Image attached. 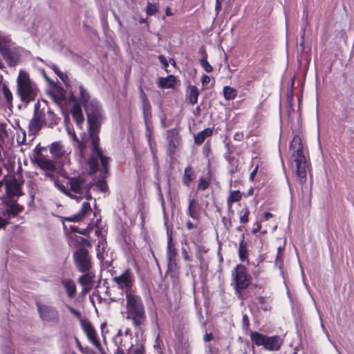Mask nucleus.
<instances>
[{
    "mask_svg": "<svg viewBox=\"0 0 354 354\" xmlns=\"http://www.w3.org/2000/svg\"><path fill=\"white\" fill-rule=\"evenodd\" d=\"M289 148L292 152L291 165L297 180L301 184H304L306 182V175L310 167L309 163L304 154L301 139L299 136H295L292 138Z\"/></svg>",
    "mask_w": 354,
    "mask_h": 354,
    "instance_id": "f257e3e1",
    "label": "nucleus"
},
{
    "mask_svg": "<svg viewBox=\"0 0 354 354\" xmlns=\"http://www.w3.org/2000/svg\"><path fill=\"white\" fill-rule=\"evenodd\" d=\"M126 298V319L131 320L134 327L141 330L147 321L145 305L140 295L129 293Z\"/></svg>",
    "mask_w": 354,
    "mask_h": 354,
    "instance_id": "f03ea898",
    "label": "nucleus"
},
{
    "mask_svg": "<svg viewBox=\"0 0 354 354\" xmlns=\"http://www.w3.org/2000/svg\"><path fill=\"white\" fill-rule=\"evenodd\" d=\"M84 108L87 115L89 135L96 145L102 120L101 109L98 102L95 100L86 104Z\"/></svg>",
    "mask_w": 354,
    "mask_h": 354,
    "instance_id": "7ed1b4c3",
    "label": "nucleus"
},
{
    "mask_svg": "<svg viewBox=\"0 0 354 354\" xmlns=\"http://www.w3.org/2000/svg\"><path fill=\"white\" fill-rule=\"evenodd\" d=\"M37 91L35 84L30 80L28 73L21 71L17 78V94L21 102L28 104L34 101Z\"/></svg>",
    "mask_w": 354,
    "mask_h": 354,
    "instance_id": "20e7f679",
    "label": "nucleus"
},
{
    "mask_svg": "<svg viewBox=\"0 0 354 354\" xmlns=\"http://www.w3.org/2000/svg\"><path fill=\"white\" fill-rule=\"evenodd\" d=\"M63 183L65 186H66L69 194L74 196L73 197H71V198L77 199L78 201L84 196L87 199L91 198V194H89L91 185L86 182L84 177H68L63 180Z\"/></svg>",
    "mask_w": 354,
    "mask_h": 354,
    "instance_id": "39448f33",
    "label": "nucleus"
},
{
    "mask_svg": "<svg viewBox=\"0 0 354 354\" xmlns=\"http://www.w3.org/2000/svg\"><path fill=\"white\" fill-rule=\"evenodd\" d=\"M251 340L257 346H263L264 349L271 351H278L283 344L280 336L268 337L258 332H252Z\"/></svg>",
    "mask_w": 354,
    "mask_h": 354,
    "instance_id": "423d86ee",
    "label": "nucleus"
},
{
    "mask_svg": "<svg viewBox=\"0 0 354 354\" xmlns=\"http://www.w3.org/2000/svg\"><path fill=\"white\" fill-rule=\"evenodd\" d=\"M112 281L122 290V295L127 296L129 293L135 292V277L130 269H126L120 275L113 277Z\"/></svg>",
    "mask_w": 354,
    "mask_h": 354,
    "instance_id": "0eeeda50",
    "label": "nucleus"
},
{
    "mask_svg": "<svg viewBox=\"0 0 354 354\" xmlns=\"http://www.w3.org/2000/svg\"><path fill=\"white\" fill-rule=\"evenodd\" d=\"M73 262L77 271L86 272L92 270L93 262L88 251L84 248H80L73 255Z\"/></svg>",
    "mask_w": 354,
    "mask_h": 354,
    "instance_id": "6e6552de",
    "label": "nucleus"
},
{
    "mask_svg": "<svg viewBox=\"0 0 354 354\" xmlns=\"http://www.w3.org/2000/svg\"><path fill=\"white\" fill-rule=\"evenodd\" d=\"M34 111L44 125H47L50 128H53L58 123L59 118L46 102L43 105L39 102L37 103L35 105Z\"/></svg>",
    "mask_w": 354,
    "mask_h": 354,
    "instance_id": "1a4fd4ad",
    "label": "nucleus"
},
{
    "mask_svg": "<svg viewBox=\"0 0 354 354\" xmlns=\"http://www.w3.org/2000/svg\"><path fill=\"white\" fill-rule=\"evenodd\" d=\"M100 138L97 137V144H94L93 140H91V144L93 147V155L91 157L89 160V165L91 169L93 172H96L98 169V160H100L101 162V165L102 166L103 172H107V165L109 164V158L103 156L102 151L100 149L99 147Z\"/></svg>",
    "mask_w": 354,
    "mask_h": 354,
    "instance_id": "9d476101",
    "label": "nucleus"
},
{
    "mask_svg": "<svg viewBox=\"0 0 354 354\" xmlns=\"http://www.w3.org/2000/svg\"><path fill=\"white\" fill-rule=\"evenodd\" d=\"M36 306L39 317L42 321L51 324L59 322V314L56 308L40 302H36Z\"/></svg>",
    "mask_w": 354,
    "mask_h": 354,
    "instance_id": "9b49d317",
    "label": "nucleus"
},
{
    "mask_svg": "<svg viewBox=\"0 0 354 354\" xmlns=\"http://www.w3.org/2000/svg\"><path fill=\"white\" fill-rule=\"evenodd\" d=\"M236 290L245 289L250 283V277L246 274L245 268L238 265L232 273Z\"/></svg>",
    "mask_w": 354,
    "mask_h": 354,
    "instance_id": "f8f14e48",
    "label": "nucleus"
},
{
    "mask_svg": "<svg viewBox=\"0 0 354 354\" xmlns=\"http://www.w3.org/2000/svg\"><path fill=\"white\" fill-rule=\"evenodd\" d=\"M113 339L115 344L118 346V351L120 352L122 354L127 353L133 345L131 335H122V331L121 330L118 331V334Z\"/></svg>",
    "mask_w": 354,
    "mask_h": 354,
    "instance_id": "ddd939ff",
    "label": "nucleus"
},
{
    "mask_svg": "<svg viewBox=\"0 0 354 354\" xmlns=\"http://www.w3.org/2000/svg\"><path fill=\"white\" fill-rule=\"evenodd\" d=\"M81 272L83 273V274L78 278L77 281L82 287V294L86 295L93 288L95 274L92 270Z\"/></svg>",
    "mask_w": 354,
    "mask_h": 354,
    "instance_id": "4468645a",
    "label": "nucleus"
},
{
    "mask_svg": "<svg viewBox=\"0 0 354 354\" xmlns=\"http://www.w3.org/2000/svg\"><path fill=\"white\" fill-rule=\"evenodd\" d=\"M82 328L86 335L89 342L98 350L101 348V344L97 338L96 332L89 322L82 321Z\"/></svg>",
    "mask_w": 354,
    "mask_h": 354,
    "instance_id": "2eb2a0df",
    "label": "nucleus"
},
{
    "mask_svg": "<svg viewBox=\"0 0 354 354\" xmlns=\"http://www.w3.org/2000/svg\"><path fill=\"white\" fill-rule=\"evenodd\" d=\"M45 175L46 177H48L52 182H53L54 185L62 193L66 194V196H68L69 197H73L74 196L69 194V192L65 186L64 183L62 180L57 179L55 174H53V171H46Z\"/></svg>",
    "mask_w": 354,
    "mask_h": 354,
    "instance_id": "dca6fc26",
    "label": "nucleus"
},
{
    "mask_svg": "<svg viewBox=\"0 0 354 354\" xmlns=\"http://www.w3.org/2000/svg\"><path fill=\"white\" fill-rule=\"evenodd\" d=\"M91 209L90 203L88 202H84L78 213L72 216L64 218V221L78 222L81 221L84 217L85 214L88 212L91 211Z\"/></svg>",
    "mask_w": 354,
    "mask_h": 354,
    "instance_id": "f3484780",
    "label": "nucleus"
},
{
    "mask_svg": "<svg viewBox=\"0 0 354 354\" xmlns=\"http://www.w3.org/2000/svg\"><path fill=\"white\" fill-rule=\"evenodd\" d=\"M44 124L41 122V119L34 112L32 118L30 120L28 124V131L30 134L36 135L41 129Z\"/></svg>",
    "mask_w": 354,
    "mask_h": 354,
    "instance_id": "a211bd4d",
    "label": "nucleus"
},
{
    "mask_svg": "<svg viewBox=\"0 0 354 354\" xmlns=\"http://www.w3.org/2000/svg\"><path fill=\"white\" fill-rule=\"evenodd\" d=\"M23 209V207L15 202H9L6 203L5 212L3 215H7L10 217H15Z\"/></svg>",
    "mask_w": 354,
    "mask_h": 354,
    "instance_id": "6ab92c4d",
    "label": "nucleus"
},
{
    "mask_svg": "<svg viewBox=\"0 0 354 354\" xmlns=\"http://www.w3.org/2000/svg\"><path fill=\"white\" fill-rule=\"evenodd\" d=\"M37 165L44 171H54L56 169L55 162L45 157H40L35 159Z\"/></svg>",
    "mask_w": 354,
    "mask_h": 354,
    "instance_id": "aec40b11",
    "label": "nucleus"
},
{
    "mask_svg": "<svg viewBox=\"0 0 354 354\" xmlns=\"http://www.w3.org/2000/svg\"><path fill=\"white\" fill-rule=\"evenodd\" d=\"M71 113L77 125L81 127L84 122V118L80 105L75 104L71 109Z\"/></svg>",
    "mask_w": 354,
    "mask_h": 354,
    "instance_id": "412c9836",
    "label": "nucleus"
},
{
    "mask_svg": "<svg viewBox=\"0 0 354 354\" xmlns=\"http://www.w3.org/2000/svg\"><path fill=\"white\" fill-rule=\"evenodd\" d=\"M3 57L10 66H15L17 62V56L14 54L10 49L3 48L0 50Z\"/></svg>",
    "mask_w": 354,
    "mask_h": 354,
    "instance_id": "4be33fe9",
    "label": "nucleus"
},
{
    "mask_svg": "<svg viewBox=\"0 0 354 354\" xmlns=\"http://www.w3.org/2000/svg\"><path fill=\"white\" fill-rule=\"evenodd\" d=\"M62 283L66 289L68 297L71 299L73 298L76 294V286L74 281L66 279L62 280Z\"/></svg>",
    "mask_w": 354,
    "mask_h": 354,
    "instance_id": "5701e85b",
    "label": "nucleus"
},
{
    "mask_svg": "<svg viewBox=\"0 0 354 354\" xmlns=\"http://www.w3.org/2000/svg\"><path fill=\"white\" fill-rule=\"evenodd\" d=\"M50 152L55 158H59L64 156L65 151L60 142H55L50 147Z\"/></svg>",
    "mask_w": 354,
    "mask_h": 354,
    "instance_id": "b1692460",
    "label": "nucleus"
},
{
    "mask_svg": "<svg viewBox=\"0 0 354 354\" xmlns=\"http://www.w3.org/2000/svg\"><path fill=\"white\" fill-rule=\"evenodd\" d=\"M177 252L176 250V248H174V245L172 243V237L171 236H168L167 239V256L168 261L169 262H171L172 261H174L176 257Z\"/></svg>",
    "mask_w": 354,
    "mask_h": 354,
    "instance_id": "393cba45",
    "label": "nucleus"
},
{
    "mask_svg": "<svg viewBox=\"0 0 354 354\" xmlns=\"http://www.w3.org/2000/svg\"><path fill=\"white\" fill-rule=\"evenodd\" d=\"M176 83V77L172 75H168L165 78H160L158 85L160 88H172Z\"/></svg>",
    "mask_w": 354,
    "mask_h": 354,
    "instance_id": "a878e982",
    "label": "nucleus"
},
{
    "mask_svg": "<svg viewBox=\"0 0 354 354\" xmlns=\"http://www.w3.org/2000/svg\"><path fill=\"white\" fill-rule=\"evenodd\" d=\"M212 134V130L210 129H205V130L199 132L194 136V142L196 145H201L206 138Z\"/></svg>",
    "mask_w": 354,
    "mask_h": 354,
    "instance_id": "bb28decb",
    "label": "nucleus"
},
{
    "mask_svg": "<svg viewBox=\"0 0 354 354\" xmlns=\"http://www.w3.org/2000/svg\"><path fill=\"white\" fill-rule=\"evenodd\" d=\"M239 256L240 259L243 261H245L248 256H247V243L244 241V234H242L241 236V240L239 245Z\"/></svg>",
    "mask_w": 354,
    "mask_h": 354,
    "instance_id": "cd10ccee",
    "label": "nucleus"
},
{
    "mask_svg": "<svg viewBox=\"0 0 354 354\" xmlns=\"http://www.w3.org/2000/svg\"><path fill=\"white\" fill-rule=\"evenodd\" d=\"M198 95L199 93L198 88L195 86H189L188 98L190 104L192 105L196 104Z\"/></svg>",
    "mask_w": 354,
    "mask_h": 354,
    "instance_id": "c85d7f7f",
    "label": "nucleus"
},
{
    "mask_svg": "<svg viewBox=\"0 0 354 354\" xmlns=\"http://www.w3.org/2000/svg\"><path fill=\"white\" fill-rule=\"evenodd\" d=\"M223 92V96L227 100H234L238 93L236 89L228 86H224Z\"/></svg>",
    "mask_w": 354,
    "mask_h": 354,
    "instance_id": "c756f323",
    "label": "nucleus"
},
{
    "mask_svg": "<svg viewBox=\"0 0 354 354\" xmlns=\"http://www.w3.org/2000/svg\"><path fill=\"white\" fill-rule=\"evenodd\" d=\"M2 93L8 106H12L13 95L11 91L6 84L2 85Z\"/></svg>",
    "mask_w": 354,
    "mask_h": 354,
    "instance_id": "7c9ffc66",
    "label": "nucleus"
},
{
    "mask_svg": "<svg viewBox=\"0 0 354 354\" xmlns=\"http://www.w3.org/2000/svg\"><path fill=\"white\" fill-rule=\"evenodd\" d=\"M241 199V193L239 190L233 191L230 193V196L227 198V203L228 208H231L232 204L235 202H238Z\"/></svg>",
    "mask_w": 354,
    "mask_h": 354,
    "instance_id": "2f4dec72",
    "label": "nucleus"
},
{
    "mask_svg": "<svg viewBox=\"0 0 354 354\" xmlns=\"http://www.w3.org/2000/svg\"><path fill=\"white\" fill-rule=\"evenodd\" d=\"M7 191L12 196H20V189L16 182L6 184Z\"/></svg>",
    "mask_w": 354,
    "mask_h": 354,
    "instance_id": "473e14b6",
    "label": "nucleus"
},
{
    "mask_svg": "<svg viewBox=\"0 0 354 354\" xmlns=\"http://www.w3.org/2000/svg\"><path fill=\"white\" fill-rule=\"evenodd\" d=\"M238 214L241 223H247L249 221L250 210L246 206L239 210Z\"/></svg>",
    "mask_w": 354,
    "mask_h": 354,
    "instance_id": "72a5a7b5",
    "label": "nucleus"
},
{
    "mask_svg": "<svg viewBox=\"0 0 354 354\" xmlns=\"http://www.w3.org/2000/svg\"><path fill=\"white\" fill-rule=\"evenodd\" d=\"M79 90L80 93V100L84 106H86V104L89 103L92 101L90 100V95L82 86H79Z\"/></svg>",
    "mask_w": 354,
    "mask_h": 354,
    "instance_id": "f704fd0d",
    "label": "nucleus"
},
{
    "mask_svg": "<svg viewBox=\"0 0 354 354\" xmlns=\"http://www.w3.org/2000/svg\"><path fill=\"white\" fill-rule=\"evenodd\" d=\"M196 204L194 200L190 199L189 201V207L187 209V214L194 219L198 218V214L196 211Z\"/></svg>",
    "mask_w": 354,
    "mask_h": 354,
    "instance_id": "c9c22d12",
    "label": "nucleus"
},
{
    "mask_svg": "<svg viewBox=\"0 0 354 354\" xmlns=\"http://www.w3.org/2000/svg\"><path fill=\"white\" fill-rule=\"evenodd\" d=\"M124 354H144V347L142 344H133L131 348Z\"/></svg>",
    "mask_w": 354,
    "mask_h": 354,
    "instance_id": "e433bc0d",
    "label": "nucleus"
},
{
    "mask_svg": "<svg viewBox=\"0 0 354 354\" xmlns=\"http://www.w3.org/2000/svg\"><path fill=\"white\" fill-rule=\"evenodd\" d=\"M201 65L202 68L207 72L210 73L212 71L213 68L207 60V55L205 54L201 59Z\"/></svg>",
    "mask_w": 354,
    "mask_h": 354,
    "instance_id": "4c0bfd02",
    "label": "nucleus"
},
{
    "mask_svg": "<svg viewBox=\"0 0 354 354\" xmlns=\"http://www.w3.org/2000/svg\"><path fill=\"white\" fill-rule=\"evenodd\" d=\"M57 75V76L62 80L65 81V80L67 78V76L64 73L61 72L55 64L50 63L48 65Z\"/></svg>",
    "mask_w": 354,
    "mask_h": 354,
    "instance_id": "58836bf2",
    "label": "nucleus"
},
{
    "mask_svg": "<svg viewBox=\"0 0 354 354\" xmlns=\"http://www.w3.org/2000/svg\"><path fill=\"white\" fill-rule=\"evenodd\" d=\"M141 97L143 101V113L144 115L146 116L148 112L150 111L151 106L142 90H141Z\"/></svg>",
    "mask_w": 354,
    "mask_h": 354,
    "instance_id": "ea45409f",
    "label": "nucleus"
},
{
    "mask_svg": "<svg viewBox=\"0 0 354 354\" xmlns=\"http://www.w3.org/2000/svg\"><path fill=\"white\" fill-rule=\"evenodd\" d=\"M158 10V7L156 4L148 3L147 7V15H154Z\"/></svg>",
    "mask_w": 354,
    "mask_h": 354,
    "instance_id": "a19ab883",
    "label": "nucleus"
},
{
    "mask_svg": "<svg viewBox=\"0 0 354 354\" xmlns=\"http://www.w3.org/2000/svg\"><path fill=\"white\" fill-rule=\"evenodd\" d=\"M209 186V183L203 178H201L199 179V183L198 185V188L200 190H205Z\"/></svg>",
    "mask_w": 354,
    "mask_h": 354,
    "instance_id": "79ce46f5",
    "label": "nucleus"
},
{
    "mask_svg": "<svg viewBox=\"0 0 354 354\" xmlns=\"http://www.w3.org/2000/svg\"><path fill=\"white\" fill-rule=\"evenodd\" d=\"M190 171H191L190 167H187L185 169V176L183 178V183L187 185H188L189 182L191 181V178H190V175H189Z\"/></svg>",
    "mask_w": 354,
    "mask_h": 354,
    "instance_id": "37998d69",
    "label": "nucleus"
},
{
    "mask_svg": "<svg viewBox=\"0 0 354 354\" xmlns=\"http://www.w3.org/2000/svg\"><path fill=\"white\" fill-rule=\"evenodd\" d=\"M67 308L70 310V312L75 317H77L78 319H80L81 322L82 321V314L80 311H78L77 310L75 309L74 308L70 306H67Z\"/></svg>",
    "mask_w": 354,
    "mask_h": 354,
    "instance_id": "c03bdc74",
    "label": "nucleus"
},
{
    "mask_svg": "<svg viewBox=\"0 0 354 354\" xmlns=\"http://www.w3.org/2000/svg\"><path fill=\"white\" fill-rule=\"evenodd\" d=\"M151 130L150 129V125L148 122H146V136L148 138L149 144L151 145Z\"/></svg>",
    "mask_w": 354,
    "mask_h": 354,
    "instance_id": "a18cd8bd",
    "label": "nucleus"
},
{
    "mask_svg": "<svg viewBox=\"0 0 354 354\" xmlns=\"http://www.w3.org/2000/svg\"><path fill=\"white\" fill-rule=\"evenodd\" d=\"M158 59L160 62L164 66V68L167 69V68L169 66V63L166 57L164 55H160L158 56Z\"/></svg>",
    "mask_w": 354,
    "mask_h": 354,
    "instance_id": "49530a36",
    "label": "nucleus"
},
{
    "mask_svg": "<svg viewBox=\"0 0 354 354\" xmlns=\"http://www.w3.org/2000/svg\"><path fill=\"white\" fill-rule=\"evenodd\" d=\"M182 254H183V259L186 261H191V258L189 256L188 254V252L187 251V250L185 248H182Z\"/></svg>",
    "mask_w": 354,
    "mask_h": 354,
    "instance_id": "de8ad7c7",
    "label": "nucleus"
},
{
    "mask_svg": "<svg viewBox=\"0 0 354 354\" xmlns=\"http://www.w3.org/2000/svg\"><path fill=\"white\" fill-rule=\"evenodd\" d=\"M201 82L203 86L207 85L210 82V77L207 75H203L201 77Z\"/></svg>",
    "mask_w": 354,
    "mask_h": 354,
    "instance_id": "09e8293b",
    "label": "nucleus"
},
{
    "mask_svg": "<svg viewBox=\"0 0 354 354\" xmlns=\"http://www.w3.org/2000/svg\"><path fill=\"white\" fill-rule=\"evenodd\" d=\"M223 0H216L215 3V11L216 12V14L218 15L221 9V2Z\"/></svg>",
    "mask_w": 354,
    "mask_h": 354,
    "instance_id": "8fccbe9b",
    "label": "nucleus"
},
{
    "mask_svg": "<svg viewBox=\"0 0 354 354\" xmlns=\"http://www.w3.org/2000/svg\"><path fill=\"white\" fill-rule=\"evenodd\" d=\"M75 342L76 343V345L77 346V347L80 348V351L82 353H86V352H84V348L80 342V340L78 339V338L77 337H75Z\"/></svg>",
    "mask_w": 354,
    "mask_h": 354,
    "instance_id": "3c124183",
    "label": "nucleus"
},
{
    "mask_svg": "<svg viewBox=\"0 0 354 354\" xmlns=\"http://www.w3.org/2000/svg\"><path fill=\"white\" fill-rule=\"evenodd\" d=\"M258 168H259V166L257 165L255 167V168L254 169V170L251 172L250 175V180H253L254 177H255V175L257 174V171H258Z\"/></svg>",
    "mask_w": 354,
    "mask_h": 354,
    "instance_id": "603ef678",
    "label": "nucleus"
},
{
    "mask_svg": "<svg viewBox=\"0 0 354 354\" xmlns=\"http://www.w3.org/2000/svg\"><path fill=\"white\" fill-rule=\"evenodd\" d=\"M213 339V335L212 333H206L204 336V341L205 342H209Z\"/></svg>",
    "mask_w": 354,
    "mask_h": 354,
    "instance_id": "864d4df0",
    "label": "nucleus"
},
{
    "mask_svg": "<svg viewBox=\"0 0 354 354\" xmlns=\"http://www.w3.org/2000/svg\"><path fill=\"white\" fill-rule=\"evenodd\" d=\"M222 221L223 222V224L224 225L227 227V228H229L230 226H231V221H227L225 217H223L222 218Z\"/></svg>",
    "mask_w": 354,
    "mask_h": 354,
    "instance_id": "5fc2aeb1",
    "label": "nucleus"
},
{
    "mask_svg": "<svg viewBox=\"0 0 354 354\" xmlns=\"http://www.w3.org/2000/svg\"><path fill=\"white\" fill-rule=\"evenodd\" d=\"M6 225L7 221L2 218L1 217H0V228L6 227Z\"/></svg>",
    "mask_w": 354,
    "mask_h": 354,
    "instance_id": "6e6d98bb",
    "label": "nucleus"
},
{
    "mask_svg": "<svg viewBox=\"0 0 354 354\" xmlns=\"http://www.w3.org/2000/svg\"><path fill=\"white\" fill-rule=\"evenodd\" d=\"M261 225L259 223H257V227L253 229L252 233L256 234L257 232H259L261 230Z\"/></svg>",
    "mask_w": 354,
    "mask_h": 354,
    "instance_id": "4d7b16f0",
    "label": "nucleus"
},
{
    "mask_svg": "<svg viewBox=\"0 0 354 354\" xmlns=\"http://www.w3.org/2000/svg\"><path fill=\"white\" fill-rule=\"evenodd\" d=\"M68 132L71 136L73 140L78 141L77 138L74 132H71V131L70 129H68Z\"/></svg>",
    "mask_w": 354,
    "mask_h": 354,
    "instance_id": "13d9d810",
    "label": "nucleus"
},
{
    "mask_svg": "<svg viewBox=\"0 0 354 354\" xmlns=\"http://www.w3.org/2000/svg\"><path fill=\"white\" fill-rule=\"evenodd\" d=\"M186 226L189 230H192L194 227V224L190 221H187Z\"/></svg>",
    "mask_w": 354,
    "mask_h": 354,
    "instance_id": "bf43d9fd",
    "label": "nucleus"
},
{
    "mask_svg": "<svg viewBox=\"0 0 354 354\" xmlns=\"http://www.w3.org/2000/svg\"><path fill=\"white\" fill-rule=\"evenodd\" d=\"M272 214L270 213V212H266L264 214V218L265 220H269L270 218L272 217Z\"/></svg>",
    "mask_w": 354,
    "mask_h": 354,
    "instance_id": "052dcab7",
    "label": "nucleus"
},
{
    "mask_svg": "<svg viewBox=\"0 0 354 354\" xmlns=\"http://www.w3.org/2000/svg\"><path fill=\"white\" fill-rule=\"evenodd\" d=\"M122 335H131V330L129 328H127L125 330L124 333H122Z\"/></svg>",
    "mask_w": 354,
    "mask_h": 354,
    "instance_id": "680f3d73",
    "label": "nucleus"
},
{
    "mask_svg": "<svg viewBox=\"0 0 354 354\" xmlns=\"http://www.w3.org/2000/svg\"><path fill=\"white\" fill-rule=\"evenodd\" d=\"M253 194H254V189H253V188L249 189V190L247 192V196H252Z\"/></svg>",
    "mask_w": 354,
    "mask_h": 354,
    "instance_id": "e2e57ef3",
    "label": "nucleus"
},
{
    "mask_svg": "<svg viewBox=\"0 0 354 354\" xmlns=\"http://www.w3.org/2000/svg\"><path fill=\"white\" fill-rule=\"evenodd\" d=\"M70 98H71V101H73V102H76L75 97V95H74L73 94H72V95H71V97H70Z\"/></svg>",
    "mask_w": 354,
    "mask_h": 354,
    "instance_id": "0e129e2a",
    "label": "nucleus"
},
{
    "mask_svg": "<svg viewBox=\"0 0 354 354\" xmlns=\"http://www.w3.org/2000/svg\"><path fill=\"white\" fill-rule=\"evenodd\" d=\"M79 147L82 150L85 147V146L80 142H79Z\"/></svg>",
    "mask_w": 354,
    "mask_h": 354,
    "instance_id": "69168bd1",
    "label": "nucleus"
},
{
    "mask_svg": "<svg viewBox=\"0 0 354 354\" xmlns=\"http://www.w3.org/2000/svg\"><path fill=\"white\" fill-rule=\"evenodd\" d=\"M169 62H170V63H171L172 65L175 66L176 62H175V61H174L173 59H171Z\"/></svg>",
    "mask_w": 354,
    "mask_h": 354,
    "instance_id": "338daca9",
    "label": "nucleus"
},
{
    "mask_svg": "<svg viewBox=\"0 0 354 354\" xmlns=\"http://www.w3.org/2000/svg\"><path fill=\"white\" fill-rule=\"evenodd\" d=\"M175 133H176V131L174 129L169 131V133L172 134L173 136L174 135Z\"/></svg>",
    "mask_w": 354,
    "mask_h": 354,
    "instance_id": "774afa93",
    "label": "nucleus"
}]
</instances>
